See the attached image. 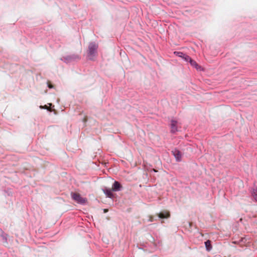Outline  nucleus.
Segmentation results:
<instances>
[{
  "instance_id": "nucleus-3",
  "label": "nucleus",
  "mask_w": 257,
  "mask_h": 257,
  "mask_svg": "<svg viewBox=\"0 0 257 257\" xmlns=\"http://www.w3.org/2000/svg\"><path fill=\"white\" fill-rule=\"evenodd\" d=\"M172 152L173 155L174 156V157H175L176 160L177 161H180L181 159V157H182L181 152L177 149H175V150H173Z\"/></svg>"
},
{
  "instance_id": "nucleus-9",
  "label": "nucleus",
  "mask_w": 257,
  "mask_h": 257,
  "mask_svg": "<svg viewBox=\"0 0 257 257\" xmlns=\"http://www.w3.org/2000/svg\"><path fill=\"white\" fill-rule=\"evenodd\" d=\"M190 64H191V65L192 66H193L195 67L196 69H198V64H197V63H196L195 61H194V60H193L192 59V60L190 61Z\"/></svg>"
},
{
  "instance_id": "nucleus-2",
  "label": "nucleus",
  "mask_w": 257,
  "mask_h": 257,
  "mask_svg": "<svg viewBox=\"0 0 257 257\" xmlns=\"http://www.w3.org/2000/svg\"><path fill=\"white\" fill-rule=\"evenodd\" d=\"M97 48L98 45L97 44L94 43H90L88 47L89 55L91 56H94L96 53Z\"/></svg>"
},
{
  "instance_id": "nucleus-8",
  "label": "nucleus",
  "mask_w": 257,
  "mask_h": 257,
  "mask_svg": "<svg viewBox=\"0 0 257 257\" xmlns=\"http://www.w3.org/2000/svg\"><path fill=\"white\" fill-rule=\"evenodd\" d=\"M104 193L107 197L112 198L113 197V193L112 190L110 189H106L104 191Z\"/></svg>"
},
{
  "instance_id": "nucleus-10",
  "label": "nucleus",
  "mask_w": 257,
  "mask_h": 257,
  "mask_svg": "<svg viewBox=\"0 0 257 257\" xmlns=\"http://www.w3.org/2000/svg\"><path fill=\"white\" fill-rule=\"evenodd\" d=\"M252 196L254 199L257 201V188L253 189L252 192Z\"/></svg>"
},
{
  "instance_id": "nucleus-6",
  "label": "nucleus",
  "mask_w": 257,
  "mask_h": 257,
  "mask_svg": "<svg viewBox=\"0 0 257 257\" xmlns=\"http://www.w3.org/2000/svg\"><path fill=\"white\" fill-rule=\"evenodd\" d=\"M177 123V122L175 120H173L171 121V125L172 132H175L176 131H177V127H176Z\"/></svg>"
},
{
  "instance_id": "nucleus-12",
  "label": "nucleus",
  "mask_w": 257,
  "mask_h": 257,
  "mask_svg": "<svg viewBox=\"0 0 257 257\" xmlns=\"http://www.w3.org/2000/svg\"><path fill=\"white\" fill-rule=\"evenodd\" d=\"M174 53L180 57L183 58V56H184V54L181 52H175Z\"/></svg>"
},
{
  "instance_id": "nucleus-11",
  "label": "nucleus",
  "mask_w": 257,
  "mask_h": 257,
  "mask_svg": "<svg viewBox=\"0 0 257 257\" xmlns=\"http://www.w3.org/2000/svg\"><path fill=\"white\" fill-rule=\"evenodd\" d=\"M186 61H190L192 60L191 58L188 55L184 54V56H183V58Z\"/></svg>"
},
{
  "instance_id": "nucleus-5",
  "label": "nucleus",
  "mask_w": 257,
  "mask_h": 257,
  "mask_svg": "<svg viewBox=\"0 0 257 257\" xmlns=\"http://www.w3.org/2000/svg\"><path fill=\"white\" fill-rule=\"evenodd\" d=\"M158 216L161 218H166L170 217V213L168 211L162 212L158 214Z\"/></svg>"
},
{
  "instance_id": "nucleus-7",
  "label": "nucleus",
  "mask_w": 257,
  "mask_h": 257,
  "mask_svg": "<svg viewBox=\"0 0 257 257\" xmlns=\"http://www.w3.org/2000/svg\"><path fill=\"white\" fill-rule=\"evenodd\" d=\"M205 245L207 251H210L212 248L211 244V241L209 240H207L205 242Z\"/></svg>"
},
{
  "instance_id": "nucleus-15",
  "label": "nucleus",
  "mask_w": 257,
  "mask_h": 257,
  "mask_svg": "<svg viewBox=\"0 0 257 257\" xmlns=\"http://www.w3.org/2000/svg\"><path fill=\"white\" fill-rule=\"evenodd\" d=\"M107 211V209H104V212H106Z\"/></svg>"
},
{
  "instance_id": "nucleus-1",
  "label": "nucleus",
  "mask_w": 257,
  "mask_h": 257,
  "mask_svg": "<svg viewBox=\"0 0 257 257\" xmlns=\"http://www.w3.org/2000/svg\"><path fill=\"white\" fill-rule=\"evenodd\" d=\"M71 197L73 200L78 203L84 204L87 201V199L85 198L82 197L79 193H71Z\"/></svg>"
},
{
  "instance_id": "nucleus-4",
  "label": "nucleus",
  "mask_w": 257,
  "mask_h": 257,
  "mask_svg": "<svg viewBox=\"0 0 257 257\" xmlns=\"http://www.w3.org/2000/svg\"><path fill=\"white\" fill-rule=\"evenodd\" d=\"M121 187V186L120 183L117 181H115L113 184L112 190L114 191H119L120 190Z\"/></svg>"
},
{
  "instance_id": "nucleus-13",
  "label": "nucleus",
  "mask_w": 257,
  "mask_h": 257,
  "mask_svg": "<svg viewBox=\"0 0 257 257\" xmlns=\"http://www.w3.org/2000/svg\"><path fill=\"white\" fill-rule=\"evenodd\" d=\"M48 87L49 88H52L53 87V85H52L51 84H50V82H48Z\"/></svg>"
},
{
  "instance_id": "nucleus-14",
  "label": "nucleus",
  "mask_w": 257,
  "mask_h": 257,
  "mask_svg": "<svg viewBox=\"0 0 257 257\" xmlns=\"http://www.w3.org/2000/svg\"><path fill=\"white\" fill-rule=\"evenodd\" d=\"M41 108H44L47 109H49L48 106L46 105L44 106H41Z\"/></svg>"
}]
</instances>
